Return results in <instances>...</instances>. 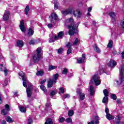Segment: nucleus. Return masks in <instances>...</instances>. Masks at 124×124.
Instances as JSON below:
<instances>
[{"label":"nucleus","mask_w":124,"mask_h":124,"mask_svg":"<svg viewBox=\"0 0 124 124\" xmlns=\"http://www.w3.org/2000/svg\"><path fill=\"white\" fill-rule=\"evenodd\" d=\"M45 124H53V121L51 119L48 118L45 122Z\"/></svg>","instance_id":"c85d7f7f"},{"label":"nucleus","mask_w":124,"mask_h":124,"mask_svg":"<svg viewBox=\"0 0 124 124\" xmlns=\"http://www.w3.org/2000/svg\"><path fill=\"white\" fill-rule=\"evenodd\" d=\"M109 15L112 18V22H115V17H116V14L114 12H110Z\"/></svg>","instance_id":"4be33fe9"},{"label":"nucleus","mask_w":124,"mask_h":124,"mask_svg":"<svg viewBox=\"0 0 124 124\" xmlns=\"http://www.w3.org/2000/svg\"><path fill=\"white\" fill-rule=\"evenodd\" d=\"M120 72L121 77L120 78L119 80L116 81V82L117 83L118 85H119V86L121 85H123V84H124V65H122L121 66V67L120 70Z\"/></svg>","instance_id":"39448f33"},{"label":"nucleus","mask_w":124,"mask_h":124,"mask_svg":"<svg viewBox=\"0 0 124 124\" xmlns=\"http://www.w3.org/2000/svg\"><path fill=\"white\" fill-rule=\"evenodd\" d=\"M74 115V111L70 110L68 112V115L69 117H72Z\"/></svg>","instance_id":"7c9ffc66"},{"label":"nucleus","mask_w":124,"mask_h":124,"mask_svg":"<svg viewBox=\"0 0 124 124\" xmlns=\"http://www.w3.org/2000/svg\"><path fill=\"white\" fill-rule=\"evenodd\" d=\"M108 47V48H112V47H113V41L110 40L109 41Z\"/></svg>","instance_id":"c9c22d12"},{"label":"nucleus","mask_w":124,"mask_h":124,"mask_svg":"<svg viewBox=\"0 0 124 124\" xmlns=\"http://www.w3.org/2000/svg\"><path fill=\"white\" fill-rule=\"evenodd\" d=\"M117 102L118 103H119V104L122 103V102L121 101V99H117Z\"/></svg>","instance_id":"e2e57ef3"},{"label":"nucleus","mask_w":124,"mask_h":124,"mask_svg":"<svg viewBox=\"0 0 124 124\" xmlns=\"http://www.w3.org/2000/svg\"><path fill=\"white\" fill-rule=\"evenodd\" d=\"M104 72L103 68L100 69L99 72L98 73V74H102Z\"/></svg>","instance_id":"8fccbe9b"},{"label":"nucleus","mask_w":124,"mask_h":124,"mask_svg":"<svg viewBox=\"0 0 124 124\" xmlns=\"http://www.w3.org/2000/svg\"><path fill=\"white\" fill-rule=\"evenodd\" d=\"M79 43V39L78 38H76L75 41L73 42L72 45H77Z\"/></svg>","instance_id":"a19ab883"},{"label":"nucleus","mask_w":124,"mask_h":124,"mask_svg":"<svg viewBox=\"0 0 124 124\" xmlns=\"http://www.w3.org/2000/svg\"><path fill=\"white\" fill-rule=\"evenodd\" d=\"M71 46H72V44L70 43H68L66 45V46L68 48L67 52V55H69V54L71 53V51H72V48H71Z\"/></svg>","instance_id":"dca6fc26"},{"label":"nucleus","mask_w":124,"mask_h":124,"mask_svg":"<svg viewBox=\"0 0 124 124\" xmlns=\"http://www.w3.org/2000/svg\"><path fill=\"white\" fill-rule=\"evenodd\" d=\"M17 47H23L24 46V42L21 40H18L17 42Z\"/></svg>","instance_id":"a878e982"},{"label":"nucleus","mask_w":124,"mask_h":124,"mask_svg":"<svg viewBox=\"0 0 124 124\" xmlns=\"http://www.w3.org/2000/svg\"><path fill=\"white\" fill-rule=\"evenodd\" d=\"M15 95H16V96H17L18 95V92H15L14 93Z\"/></svg>","instance_id":"338daca9"},{"label":"nucleus","mask_w":124,"mask_h":124,"mask_svg":"<svg viewBox=\"0 0 124 124\" xmlns=\"http://www.w3.org/2000/svg\"><path fill=\"white\" fill-rule=\"evenodd\" d=\"M55 94H56V93L55 92V91H52L50 93L51 96H54Z\"/></svg>","instance_id":"5fc2aeb1"},{"label":"nucleus","mask_w":124,"mask_h":124,"mask_svg":"<svg viewBox=\"0 0 124 124\" xmlns=\"http://www.w3.org/2000/svg\"><path fill=\"white\" fill-rule=\"evenodd\" d=\"M85 60H86V55L85 54H82V58L78 59V63H82V62H85Z\"/></svg>","instance_id":"f3484780"},{"label":"nucleus","mask_w":124,"mask_h":124,"mask_svg":"<svg viewBox=\"0 0 124 124\" xmlns=\"http://www.w3.org/2000/svg\"><path fill=\"white\" fill-rule=\"evenodd\" d=\"M64 33L63 31H60L58 33V35H55L54 38L55 40H59V39H62L63 38V35Z\"/></svg>","instance_id":"1a4fd4ad"},{"label":"nucleus","mask_w":124,"mask_h":124,"mask_svg":"<svg viewBox=\"0 0 124 124\" xmlns=\"http://www.w3.org/2000/svg\"><path fill=\"white\" fill-rule=\"evenodd\" d=\"M120 120H121V118H120L119 116H117V117H116V124H120Z\"/></svg>","instance_id":"49530a36"},{"label":"nucleus","mask_w":124,"mask_h":124,"mask_svg":"<svg viewBox=\"0 0 124 124\" xmlns=\"http://www.w3.org/2000/svg\"><path fill=\"white\" fill-rule=\"evenodd\" d=\"M99 124V117L98 116L95 117V120H92L91 122H89L88 124Z\"/></svg>","instance_id":"4468645a"},{"label":"nucleus","mask_w":124,"mask_h":124,"mask_svg":"<svg viewBox=\"0 0 124 124\" xmlns=\"http://www.w3.org/2000/svg\"><path fill=\"white\" fill-rule=\"evenodd\" d=\"M93 47L96 53H97V54H99L100 53V49H99V48L98 47V46H97V45H96V44H94L93 46Z\"/></svg>","instance_id":"aec40b11"},{"label":"nucleus","mask_w":124,"mask_h":124,"mask_svg":"<svg viewBox=\"0 0 124 124\" xmlns=\"http://www.w3.org/2000/svg\"><path fill=\"white\" fill-rule=\"evenodd\" d=\"M24 11L25 12V14L26 15H28V14H29V12L30 11V7H29V5H27L25 10H24Z\"/></svg>","instance_id":"c756f323"},{"label":"nucleus","mask_w":124,"mask_h":124,"mask_svg":"<svg viewBox=\"0 0 124 124\" xmlns=\"http://www.w3.org/2000/svg\"><path fill=\"white\" fill-rule=\"evenodd\" d=\"M34 33V31L32 30V28H30L28 31V36H31Z\"/></svg>","instance_id":"b1692460"},{"label":"nucleus","mask_w":124,"mask_h":124,"mask_svg":"<svg viewBox=\"0 0 124 124\" xmlns=\"http://www.w3.org/2000/svg\"><path fill=\"white\" fill-rule=\"evenodd\" d=\"M63 51V49H62V48H60L58 50V54H62V53Z\"/></svg>","instance_id":"09e8293b"},{"label":"nucleus","mask_w":124,"mask_h":124,"mask_svg":"<svg viewBox=\"0 0 124 124\" xmlns=\"http://www.w3.org/2000/svg\"><path fill=\"white\" fill-rule=\"evenodd\" d=\"M111 98L113 100H116L117 99V95L115 94H111Z\"/></svg>","instance_id":"de8ad7c7"},{"label":"nucleus","mask_w":124,"mask_h":124,"mask_svg":"<svg viewBox=\"0 0 124 124\" xmlns=\"http://www.w3.org/2000/svg\"><path fill=\"white\" fill-rule=\"evenodd\" d=\"M87 15H88V16H91V14H90V13H87Z\"/></svg>","instance_id":"774afa93"},{"label":"nucleus","mask_w":124,"mask_h":124,"mask_svg":"<svg viewBox=\"0 0 124 124\" xmlns=\"http://www.w3.org/2000/svg\"><path fill=\"white\" fill-rule=\"evenodd\" d=\"M105 112H106L107 115L109 114V109L108 108H106Z\"/></svg>","instance_id":"603ef678"},{"label":"nucleus","mask_w":124,"mask_h":124,"mask_svg":"<svg viewBox=\"0 0 124 124\" xmlns=\"http://www.w3.org/2000/svg\"><path fill=\"white\" fill-rule=\"evenodd\" d=\"M55 83L56 82L52 80V79H49L47 83V88H52V87H53V84H55Z\"/></svg>","instance_id":"5701e85b"},{"label":"nucleus","mask_w":124,"mask_h":124,"mask_svg":"<svg viewBox=\"0 0 124 124\" xmlns=\"http://www.w3.org/2000/svg\"><path fill=\"white\" fill-rule=\"evenodd\" d=\"M54 4L55 9H58V7L59 6V2H58V1L57 0H54Z\"/></svg>","instance_id":"2f4dec72"},{"label":"nucleus","mask_w":124,"mask_h":124,"mask_svg":"<svg viewBox=\"0 0 124 124\" xmlns=\"http://www.w3.org/2000/svg\"><path fill=\"white\" fill-rule=\"evenodd\" d=\"M70 97V95L69 94H65L62 96V99L64 100L65 98H69Z\"/></svg>","instance_id":"f704fd0d"},{"label":"nucleus","mask_w":124,"mask_h":124,"mask_svg":"<svg viewBox=\"0 0 124 124\" xmlns=\"http://www.w3.org/2000/svg\"><path fill=\"white\" fill-rule=\"evenodd\" d=\"M108 66L109 67H115L117 65V62L113 60H111L109 62L108 64Z\"/></svg>","instance_id":"2eb2a0df"},{"label":"nucleus","mask_w":124,"mask_h":124,"mask_svg":"<svg viewBox=\"0 0 124 124\" xmlns=\"http://www.w3.org/2000/svg\"><path fill=\"white\" fill-rule=\"evenodd\" d=\"M62 12L63 15H64L65 16V15H67V14H71V12H72V9L69 8L66 10L65 11H62Z\"/></svg>","instance_id":"a211bd4d"},{"label":"nucleus","mask_w":124,"mask_h":124,"mask_svg":"<svg viewBox=\"0 0 124 124\" xmlns=\"http://www.w3.org/2000/svg\"><path fill=\"white\" fill-rule=\"evenodd\" d=\"M46 107H47V108H49V107H51V104H50V103L49 102L46 103Z\"/></svg>","instance_id":"864d4df0"},{"label":"nucleus","mask_w":124,"mask_h":124,"mask_svg":"<svg viewBox=\"0 0 124 124\" xmlns=\"http://www.w3.org/2000/svg\"><path fill=\"white\" fill-rule=\"evenodd\" d=\"M77 94H78L79 96V101L84 100V99L86 98V96H85V93H82V90L81 89H77Z\"/></svg>","instance_id":"0eeeda50"},{"label":"nucleus","mask_w":124,"mask_h":124,"mask_svg":"<svg viewBox=\"0 0 124 124\" xmlns=\"http://www.w3.org/2000/svg\"><path fill=\"white\" fill-rule=\"evenodd\" d=\"M66 123H72V119H71V118L69 117L66 119Z\"/></svg>","instance_id":"c03bdc74"},{"label":"nucleus","mask_w":124,"mask_h":124,"mask_svg":"<svg viewBox=\"0 0 124 124\" xmlns=\"http://www.w3.org/2000/svg\"><path fill=\"white\" fill-rule=\"evenodd\" d=\"M96 24H97V22H96L95 21H93V26H96Z\"/></svg>","instance_id":"052dcab7"},{"label":"nucleus","mask_w":124,"mask_h":124,"mask_svg":"<svg viewBox=\"0 0 124 124\" xmlns=\"http://www.w3.org/2000/svg\"><path fill=\"white\" fill-rule=\"evenodd\" d=\"M65 25L67 26L68 29L69 30L68 33L71 36L74 35V34L78 32L77 30L78 29V26H79V23L76 24L73 18H70L67 19L65 21Z\"/></svg>","instance_id":"f257e3e1"},{"label":"nucleus","mask_w":124,"mask_h":124,"mask_svg":"<svg viewBox=\"0 0 124 124\" xmlns=\"http://www.w3.org/2000/svg\"><path fill=\"white\" fill-rule=\"evenodd\" d=\"M55 40H56L55 39V37H52L50 38V40H49V42L50 43H52V42H55Z\"/></svg>","instance_id":"a18cd8bd"},{"label":"nucleus","mask_w":124,"mask_h":124,"mask_svg":"<svg viewBox=\"0 0 124 124\" xmlns=\"http://www.w3.org/2000/svg\"><path fill=\"white\" fill-rule=\"evenodd\" d=\"M40 89H41V90H42V91L44 92V93H46V92H47V90L46 89V87H45L44 86V85H43V84L41 85Z\"/></svg>","instance_id":"473e14b6"},{"label":"nucleus","mask_w":124,"mask_h":124,"mask_svg":"<svg viewBox=\"0 0 124 124\" xmlns=\"http://www.w3.org/2000/svg\"><path fill=\"white\" fill-rule=\"evenodd\" d=\"M122 59H124V51H123L122 53Z\"/></svg>","instance_id":"0e129e2a"},{"label":"nucleus","mask_w":124,"mask_h":124,"mask_svg":"<svg viewBox=\"0 0 124 124\" xmlns=\"http://www.w3.org/2000/svg\"><path fill=\"white\" fill-rule=\"evenodd\" d=\"M93 83H94L95 86H99V85H100L101 81H100V78L98 77V75H94L91 78V80L89 83V85L90 86L89 87V91L90 92L91 95H93L94 93H95L94 88L93 86H92Z\"/></svg>","instance_id":"7ed1b4c3"},{"label":"nucleus","mask_w":124,"mask_h":124,"mask_svg":"<svg viewBox=\"0 0 124 124\" xmlns=\"http://www.w3.org/2000/svg\"><path fill=\"white\" fill-rule=\"evenodd\" d=\"M68 72V69L67 68H64L63 70H62V73L64 75H66Z\"/></svg>","instance_id":"4c0bfd02"},{"label":"nucleus","mask_w":124,"mask_h":124,"mask_svg":"<svg viewBox=\"0 0 124 124\" xmlns=\"http://www.w3.org/2000/svg\"><path fill=\"white\" fill-rule=\"evenodd\" d=\"M19 109L20 110V112H21L22 113H26L27 111V108L21 105L19 106Z\"/></svg>","instance_id":"412c9836"},{"label":"nucleus","mask_w":124,"mask_h":124,"mask_svg":"<svg viewBox=\"0 0 124 124\" xmlns=\"http://www.w3.org/2000/svg\"><path fill=\"white\" fill-rule=\"evenodd\" d=\"M106 117L108 120L110 121V120H113L114 119V116L111 115V114H106Z\"/></svg>","instance_id":"cd10ccee"},{"label":"nucleus","mask_w":124,"mask_h":124,"mask_svg":"<svg viewBox=\"0 0 124 124\" xmlns=\"http://www.w3.org/2000/svg\"><path fill=\"white\" fill-rule=\"evenodd\" d=\"M6 121L8 123H13L14 122V120H13V119H12V118L11 117H10V116L6 117Z\"/></svg>","instance_id":"bb28decb"},{"label":"nucleus","mask_w":124,"mask_h":124,"mask_svg":"<svg viewBox=\"0 0 124 124\" xmlns=\"http://www.w3.org/2000/svg\"><path fill=\"white\" fill-rule=\"evenodd\" d=\"M10 14L8 11H5L3 16V19L4 21H7L9 19V15Z\"/></svg>","instance_id":"f8f14e48"},{"label":"nucleus","mask_w":124,"mask_h":124,"mask_svg":"<svg viewBox=\"0 0 124 124\" xmlns=\"http://www.w3.org/2000/svg\"><path fill=\"white\" fill-rule=\"evenodd\" d=\"M92 9H93V7H89L88 9V12H91V11H92Z\"/></svg>","instance_id":"bf43d9fd"},{"label":"nucleus","mask_w":124,"mask_h":124,"mask_svg":"<svg viewBox=\"0 0 124 124\" xmlns=\"http://www.w3.org/2000/svg\"><path fill=\"white\" fill-rule=\"evenodd\" d=\"M65 121V118L63 117H60L59 119V123H63Z\"/></svg>","instance_id":"37998d69"},{"label":"nucleus","mask_w":124,"mask_h":124,"mask_svg":"<svg viewBox=\"0 0 124 124\" xmlns=\"http://www.w3.org/2000/svg\"><path fill=\"white\" fill-rule=\"evenodd\" d=\"M41 52L42 49L41 47H38L37 48L36 52L33 55L32 57L33 62H38L41 59Z\"/></svg>","instance_id":"20e7f679"},{"label":"nucleus","mask_w":124,"mask_h":124,"mask_svg":"<svg viewBox=\"0 0 124 124\" xmlns=\"http://www.w3.org/2000/svg\"><path fill=\"white\" fill-rule=\"evenodd\" d=\"M103 93L105 95L103 99L102 102L103 103H106L108 101V94H109V92L107 89H105L103 90Z\"/></svg>","instance_id":"6e6552de"},{"label":"nucleus","mask_w":124,"mask_h":124,"mask_svg":"<svg viewBox=\"0 0 124 124\" xmlns=\"http://www.w3.org/2000/svg\"><path fill=\"white\" fill-rule=\"evenodd\" d=\"M81 15H82V14H81V12L77 10L74 12V16L77 18H80Z\"/></svg>","instance_id":"6ab92c4d"},{"label":"nucleus","mask_w":124,"mask_h":124,"mask_svg":"<svg viewBox=\"0 0 124 124\" xmlns=\"http://www.w3.org/2000/svg\"><path fill=\"white\" fill-rule=\"evenodd\" d=\"M0 69L1 71H3L4 73L5 76H7V74H8V70L6 69L5 67L2 65V64L0 65Z\"/></svg>","instance_id":"ddd939ff"},{"label":"nucleus","mask_w":124,"mask_h":124,"mask_svg":"<svg viewBox=\"0 0 124 124\" xmlns=\"http://www.w3.org/2000/svg\"><path fill=\"white\" fill-rule=\"evenodd\" d=\"M18 75L22 77L23 85L25 87V88H27V86L29 85L26 89V93L28 97H31L32 93V86L30 84V82L29 80H28V79H27V77H26V75L25 73H24V72H21L20 73H19Z\"/></svg>","instance_id":"f03ea898"},{"label":"nucleus","mask_w":124,"mask_h":124,"mask_svg":"<svg viewBox=\"0 0 124 124\" xmlns=\"http://www.w3.org/2000/svg\"><path fill=\"white\" fill-rule=\"evenodd\" d=\"M45 82H46V79H43V80L42 79L41 80V85H43V84H44V83H45Z\"/></svg>","instance_id":"13d9d810"},{"label":"nucleus","mask_w":124,"mask_h":124,"mask_svg":"<svg viewBox=\"0 0 124 124\" xmlns=\"http://www.w3.org/2000/svg\"><path fill=\"white\" fill-rule=\"evenodd\" d=\"M1 124H6V121H2Z\"/></svg>","instance_id":"69168bd1"},{"label":"nucleus","mask_w":124,"mask_h":124,"mask_svg":"<svg viewBox=\"0 0 124 124\" xmlns=\"http://www.w3.org/2000/svg\"><path fill=\"white\" fill-rule=\"evenodd\" d=\"M19 28L22 32H25V31H26V27H25V21L24 20H21V21H20Z\"/></svg>","instance_id":"9d476101"},{"label":"nucleus","mask_w":124,"mask_h":124,"mask_svg":"<svg viewBox=\"0 0 124 124\" xmlns=\"http://www.w3.org/2000/svg\"><path fill=\"white\" fill-rule=\"evenodd\" d=\"M5 107L6 109H3L1 111V114L3 116H5L7 113H8V111H9V105H6L5 106Z\"/></svg>","instance_id":"9b49d317"},{"label":"nucleus","mask_w":124,"mask_h":124,"mask_svg":"<svg viewBox=\"0 0 124 124\" xmlns=\"http://www.w3.org/2000/svg\"><path fill=\"white\" fill-rule=\"evenodd\" d=\"M47 27L49 29H52L53 28V24H48L47 25Z\"/></svg>","instance_id":"6e6d98bb"},{"label":"nucleus","mask_w":124,"mask_h":124,"mask_svg":"<svg viewBox=\"0 0 124 124\" xmlns=\"http://www.w3.org/2000/svg\"><path fill=\"white\" fill-rule=\"evenodd\" d=\"M8 83V80H5L4 81V82L3 84V86H7Z\"/></svg>","instance_id":"4d7b16f0"},{"label":"nucleus","mask_w":124,"mask_h":124,"mask_svg":"<svg viewBox=\"0 0 124 124\" xmlns=\"http://www.w3.org/2000/svg\"><path fill=\"white\" fill-rule=\"evenodd\" d=\"M64 89L62 87H60L59 88V93H64Z\"/></svg>","instance_id":"79ce46f5"},{"label":"nucleus","mask_w":124,"mask_h":124,"mask_svg":"<svg viewBox=\"0 0 124 124\" xmlns=\"http://www.w3.org/2000/svg\"><path fill=\"white\" fill-rule=\"evenodd\" d=\"M35 43H36V41L34 40L33 39H32L29 42V44H30V45H33Z\"/></svg>","instance_id":"ea45409f"},{"label":"nucleus","mask_w":124,"mask_h":124,"mask_svg":"<svg viewBox=\"0 0 124 124\" xmlns=\"http://www.w3.org/2000/svg\"><path fill=\"white\" fill-rule=\"evenodd\" d=\"M44 74V72H43V71H38L36 73V75H37V76H42V75H43Z\"/></svg>","instance_id":"72a5a7b5"},{"label":"nucleus","mask_w":124,"mask_h":124,"mask_svg":"<svg viewBox=\"0 0 124 124\" xmlns=\"http://www.w3.org/2000/svg\"><path fill=\"white\" fill-rule=\"evenodd\" d=\"M57 66H53V65H50L49 66L48 70L49 71H51V70H53V69H56L57 68Z\"/></svg>","instance_id":"e433bc0d"},{"label":"nucleus","mask_w":124,"mask_h":124,"mask_svg":"<svg viewBox=\"0 0 124 124\" xmlns=\"http://www.w3.org/2000/svg\"><path fill=\"white\" fill-rule=\"evenodd\" d=\"M49 19L51 23H56L59 18L58 17V15H57L56 13H53L50 16Z\"/></svg>","instance_id":"423d86ee"},{"label":"nucleus","mask_w":124,"mask_h":124,"mask_svg":"<svg viewBox=\"0 0 124 124\" xmlns=\"http://www.w3.org/2000/svg\"><path fill=\"white\" fill-rule=\"evenodd\" d=\"M0 103H2V100L1 99V94L0 93Z\"/></svg>","instance_id":"680f3d73"},{"label":"nucleus","mask_w":124,"mask_h":124,"mask_svg":"<svg viewBox=\"0 0 124 124\" xmlns=\"http://www.w3.org/2000/svg\"><path fill=\"white\" fill-rule=\"evenodd\" d=\"M58 78H59V74H56L53 76V79L52 80H53L54 83H57V80H58Z\"/></svg>","instance_id":"393cba45"},{"label":"nucleus","mask_w":124,"mask_h":124,"mask_svg":"<svg viewBox=\"0 0 124 124\" xmlns=\"http://www.w3.org/2000/svg\"><path fill=\"white\" fill-rule=\"evenodd\" d=\"M121 27L124 29V19L121 21Z\"/></svg>","instance_id":"3c124183"},{"label":"nucleus","mask_w":124,"mask_h":124,"mask_svg":"<svg viewBox=\"0 0 124 124\" xmlns=\"http://www.w3.org/2000/svg\"><path fill=\"white\" fill-rule=\"evenodd\" d=\"M27 121H28V124H32V119H31V118L28 117Z\"/></svg>","instance_id":"58836bf2"}]
</instances>
